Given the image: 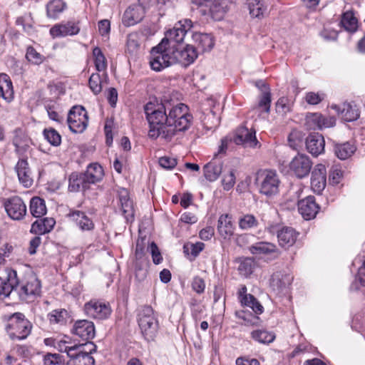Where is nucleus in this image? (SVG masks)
I'll return each instance as SVG.
<instances>
[{
    "label": "nucleus",
    "mask_w": 365,
    "mask_h": 365,
    "mask_svg": "<svg viewBox=\"0 0 365 365\" xmlns=\"http://www.w3.org/2000/svg\"><path fill=\"white\" fill-rule=\"evenodd\" d=\"M247 291L245 285H240L237 294L242 305L250 307L257 314H262L264 310L263 307L253 295L247 294Z\"/></svg>",
    "instance_id": "obj_21"
},
{
    "label": "nucleus",
    "mask_w": 365,
    "mask_h": 365,
    "mask_svg": "<svg viewBox=\"0 0 365 365\" xmlns=\"http://www.w3.org/2000/svg\"><path fill=\"white\" fill-rule=\"evenodd\" d=\"M209 3L205 4L209 6V14L212 18L216 21H220L223 18L224 14L226 13L227 5L226 1H205Z\"/></svg>",
    "instance_id": "obj_35"
},
{
    "label": "nucleus",
    "mask_w": 365,
    "mask_h": 365,
    "mask_svg": "<svg viewBox=\"0 0 365 365\" xmlns=\"http://www.w3.org/2000/svg\"><path fill=\"white\" fill-rule=\"evenodd\" d=\"M298 210L304 220H309L316 217L319 207L317 204L314 197L308 196L298 202Z\"/></svg>",
    "instance_id": "obj_17"
},
{
    "label": "nucleus",
    "mask_w": 365,
    "mask_h": 365,
    "mask_svg": "<svg viewBox=\"0 0 365 365\" xmlns=\"http://www.w3.org/2000/svg\"><path fill=\"white\" fill-rule=\"evenodd\" d=\"M147 1H138L130 6L124 12L123 24L125 26H133L144 17Z\"/></svg>",
    "instance_id": "obj_11"
},
{
    "label": "nucleus",
    "mask_w": 365,
    "mask_h": 365,
    "mask_svg": "<svg viewBox=\"0 0 365 365\" xmlns=\"http://www.w3.org/2000/svg\"><path fill=\"white\" fill-rule=\"evenodd\" d=\"M98 31L102 36L107 37L110 31V23L107 19L101 20L98 24Z\"/></svg>",
    "instance_id": "obj_63"
},
{
    "label": "nucleus",
    "mask_w": 365,
    "mask_h": 365,
    "mask_svg": "<svg viewBox=\"0 0 365 365\" xmlns=\"http://www.w3.org/2000/svg\"><path fill=\"white\" fill-rule=\"evenodd\" d=\"M341 24L346 31L353 33L358 27V21L351 11H346L343 14Z\"/></svg>",
    "instance_id": "obj_44"
},
{
    "label": "nucleus",
    "mask_w": 365,
    "mask_h": 365,
    "mask_svg": "<svg viewBox=\"0 0 365 365\" xmlns=\"http://www.w3.org/2000/svg\"><path fill=\"white\" fill-rule=\"evenodd\" d=\"M239 227L243 230H247L258 227L257 219L251 214H246L239 218Z\"/></svg>",
    "instance_id": "obj_45"
},
{
    "label": "nucleus",
    "mask_w": 365,
    "mask_h": 365,
    "mask_svg": "<svg viewBox=\"0 0 365 365\" xmlns=\"http://www.w3.org/2000/svg\"><path fill=\"white\" fill-rule=\"evenodd\" d=\"M13 145L16 148V152L20 155L23 148V131L21 129L14 131Z\"/></svg>",
    "instance_id": "obj_56"
},
{
    "label": "nucleus",
    "mask_w": 365,
    "mask_h": 365,
    "mask_svg": "<svg viewBox=\"0 0 365 365\" xmlns=\"http://www.w3.org/2000/svg\"><path fill=\"white\" fill-rule=\"evenodd\" d=\"M192 288L197 294H202L205 289V282L203 279L200 277H195L192 282Z\"/></svg>",
    "instance_id": "obj_60"
},
{
    "label": "nucleus",
    "mask_w": 365,
    "mask_h": 365,
    "mask_svg": "<svg viewBox=\"0 0 365 365\" xmlns=\"http://www.w3.org/2000/svg\"><path fill=\"white\" fill-rule=\"evenodd\" d=\"M26 58L29 62L36 65L41 63L43 61V56L32 47L27 48Z\"/></svg>",
    "instance_id": "obj_54"
},
{
    "label": "nucleus",
    "mask_w": 365,
    "mask_h": 365,
    "mask_svg": "<svg viewBox=\"0 0 365 365\" xmlns=\"http://www.w3.org/2000/svg\"><path fill=\"white\" fill-rule=\"evenodd\" d=\"M66 7L64 1H48L46 4L47 17L54 20L58 19Z\"/></svg>",
    "instance_id": "obj_36"
},
{
    "label": "nucleus",
    "mask_w": 365,
    "mask_h": 365,
    "mask_svg": "<svg viewBox=\"0 0 365 365\" xmlns=\"http://www.w3.org/2000/svg\"><path fill=\"white\" fill-rule=\"evenodd\" d=\"M325 140L323 135L318 133H311L306 139V147L313 156H318L324 151Z\"/></svg>",
    "instance_id": "obj_22"
},
{
    "label": "nucleus",
    "mask_w": 365,
    "mask_h": 365,
    "mask_svg": "<svg viewBox=\"0 0 365 365\" xmlns=\"http://www.w3.org/2000/svg\"><path fill=\"white\" fill-rule=\"evenodd\" d=\"M222 162L215 157L203 167L205 178L210 181H215L224 170Z\"/></svg>",
    "instance_id": "obj_25"
},
{
    "label": "nucleus",
    "mask_w": 365,
    "mask_h": 365,
    "mask_svg": "<svg viewBox=\"0 0 365 365\" xmlns=\"http://www.w3.org/2000/svg\"><path fill=\"white\" fill-rule=\"evenodd\" d=\"M235 316L237 318L242 319L246 325H253L256 324L259 319L258 317H256L252 313L244 310L236 311Z\"/></svg>",
    "instance_id": "obj_52"
},
{
    "label": "nucleus",
    "mask_w": 365,
    "mask_h": 365,
    "mask_svg": "<svg viewBox=\"0 0 365 365\" xmlns=\"http://www.w3.org/2000/svg\"><path fill=\"white\" fill-rule=\"evenodd\" d=\"M293 281V276L285 271L274 272L270 278L269 286L277 295L287 293Z\"/></svg>",
    "instance_id": "obj_8"
},
{
    "label": "nucleus",
    "mask_w": 365,
    "mask_h": 365,
    "mask_svg": "<svg viewBox=\"0 0 365 365\" xmlns=\"http://www.w3.org/2000/svg\"><path fill=\"white\" fill-rule=\"evenodd\" d=\"M327 170L324 165L318 164L314 168L311 178V187L313 191L320 194L326 187Z\"/></svg>",
    "instance_id": "obj_18"
},
{
    "label": "nucleus",
    "mask_w": 365,
    "mask_h": 365,
    "mask_svg": "<svg viewBox=\"0 0 365 365\" xmlns=\"http://www.w3.org/2000/svg\"><path fill=\"white\" fill-rule=\"evenodd\" d=\"M72 333L83 340H91L96 334L94 324L86 319L78 320L73 326Z\"/></svg>",
    "instance_id": "obj_16"
},
{
    "label": "nucleus",
    "mask_w": 365,
    "mask_h": 365,
    "mask_svg": "<svg viewBox=\"0 0 365 365\" xmlns=\"http://www.w3.org/2000/svg\"><path fill=\"white\" fill-rule=\"evenodd\" d=\"M67 123L74 133H83L88 126V113L83 106H73L68 113Z\"/></svg>",
    "instance_id": "obj_6"
},
{
    "label": "nucleus",
    "mask_w": 365,
    "mask_h": 365,
    "mask_svg": "<svg viewBox=\"0 0 365 365\" xmlns=\"http://www.w3.org/2000/svg\"><path fill=\"white\" fill-rule=\"evenodd\" d=\"M93 55L96 70L99 72L105 71L107 68V61L101 48L98 47L94 48Z\"/></svg>",
    "instance_id": "obj_48"
},
{
    "label": "nucleus",
    "mask_w": 365,
    "mask_h": 365,
    "mask_svg": "<svg viewBox=\"0 0 365 365\" xmlns=\"http://www.w3.org/2000/svg\"><path fill=\"white\" fill-rule=\"evenodd\" d=\"M217 232L224 239L230 238L235 230V226L232 220V216L224 214L220 216L217 221Z\"/></svg>",
    "instance_id": "obj_28"
},
{
    "label": "nucleus",
    "mask_w": 365,
    "mask_h": 365,
    "mask_svg": "<svg viewBox=\"0 0 365 365\" xmlns=\"http://www.w3.org/2000/svg\"><path fill=\"white\" fill-rule=\"evenodd\" d=\"M68 182V190L71 192L86 190L89 186L83 173H71L69 176Z\"/></svg>",
    "instance_id": "obj_33"
},
{
    "label": "nucleus",
    "mask_w": 365,
    "mask_h": 365,
    "mask_svg": "<svg viewBox=\"0 0 365 365\" xmlns=\"http://www.w3.org/2000/svg\"><path fill=\"white\" fill-rule=\"evenodd\" d=\"M204 248L205 244L201 242H197L195 243L187 242L183 246L185 254L190 255L193 259L195 258Z\"/></svg>",
    "instance_id": "obj_47"
},
{
    "label": "nucleus",
    "mask_w": 365,
    "mask_h": 365,
    "mask_svg": "<svg viewBox=\"0 0 365 365\" xmlns=\"http://www.w3.org/2000/svg\"><path fill=\"white\" fill-rule=\"evenodd\" d=\"M72 217L82 231H90L94 228V223L83 212L76 210L70 213Z\"/></svg>",
    "instance_id": "obj_31"
},
{
    "label": "nucleus",
    "mask_w": 365,
    "mask_h": 365,
    "mask_svg": "<svg viewBox=\"0 0 365 365\" xmlns=\"http://www.w3.org/2000/svg\"><path fill=\"white\" fill-rule=\"evenodd\" d=\"M168 103L149 102L145 106V113L149 123L148 135L156 139L159 137L169 142L178 132L188 129L192 120L188 107L178 103L171 108Z\"/></svg>",
    "instance_id": "obj_1"
},
{
    "label": "nucleus",
    "mask_w": 365,
    "mask_h": 365,
    "mask_svg": "<svg viewBox=\"0 0 365 365\" xmlns=\"http://www.w3.org/2000/svg\"><path fill=\"white\" fill-rule=\"evenodd\" d=\"M173 56L176 58V63H180L183 66H187L192 63L198 56L195 46L190 45H187L183 49L173 46Z\"/></svg>",
    "instance_id": "obj_15"
},
{
    "label": "nucleus",
    "mask_w": 365,
    "mask_h": 365,
    "mask_svg": "<svg viewBox=\"0 0 365 365\" xmlns=\"http://www.w3.org/2000/svg\"><path fill=\"white\" fill-rule=\"evenodd\" d=\"M250 252L252 255H267L276 252L277 247L275 245L267 242H258L252 245L249 247Z\"/></svg>",
    "instance_id": "obj_37"
},
{
    "label": "nucleus",
    "mask_w": 365,
    "mask_h": 365,
    "mask_svg": "<svg viewBox=\"0 0 365 365\" xmlns=\"http://www.w3.org/2000/svg\"><path fill=\"white\" fill-rule=\"evenodd\" d=\"M297 234L295 230L289 227L282 228L277 234V238L280 246L289 247L292 246L296 240Z\"/></svg>",
    "instance_id": "obj_30"
},
{
    "label": "nucleus",
    "mask_w": 365,
    "mask_h": 365,
    "mask_svg": "<svg viewBox=\"0 0 365 365\" xmlns=\"http://www.w3.org/2000/svg\"><path fill=\"white\" fill-rule=\"evenodd\" d=\"M235 170L225 165L222 172V185L224 190L227 191L230 190L235 184Z\"/></svg>",
    "instance_id": "obj_42"
},
{
    "label": "nucleus",
    "mask_w": 365,
    "mask_h": 365,
    "mask_svg": "<svg viewBox=\"0 0 365 365\" xmlns=\"http://www.w3.org/2000/svg\"><path fill=\"white\" fill-rule=\"evenodd\" d=\"M254 267V260L250 257H247L241 261L238 270L242 275L247 277L252 273Z\"/></svg>",
    "instance_id": "obj_50"
},
{
    "label": "nucleus",
    "mask_w": 365,
    "mask_h": 365,
    "mask_svg": "<svg viewBox=\"0 0 365 365\" xmlns=\"http://www.w3.org/2000/svg\"><path fill=\"white\" fill-rule=\"evenodd\" d=\"M69 358L66 365H94L95 360L88 352L84 351L83 344L71 343L66 351Z\"/></svg>",
    "instance_id": "obj_5"
},
{
    "label": "nucleus",
    "mask_w": 365,
    "mask_h": 365,
    "mask_svg": "<svg viewBox=\"0 0 365 365\" xmlns=\"http://www.w3.org/2000/svg\"><path fill=\"white\" fill-rule=\"evenodd\" d=\"M138 322L141 333L147 341H152L158 331V320L150 306H144L139 310Z\"/></svg>",
    "instance_id": "obj_3"
},
{
    "label": "nucleus",
    "mask_w": 365,
    "mask_h": 365,
    "mask_svg": "<svg viewBox=\"0 0 365 365\" xmlns=\"http://www.w3.org/2000/svg\"><path fill=\"white\" fill-rule=\"evenodd\" d=\"M251 335L253 339L261 344H269L275 339V335L272 332L265 330L253 331Z\"/></svg>",
    "instance_id": "obj_46"
},
{
    "label": "nucleus",
    "mask_w": 365,
    "mask_h": 365,
    "mask_svg": "<svg viewBox=\"0 0 365 365\" xmlns=\"http://www.w3.org/2000/svg\"><path fill=\"white\" fill-rule=\"evenodd\" d=\"M150 68L155 71H160L176 63V58L173 56V46L165 45V41L153 48L150 52Z\"/></svg>",
    "instance_id": "obj_2"
},
{
    "label": "nucleus",
    "mask_w": 365,
    "mask_h": 365,
    "mask_svg": "<svg viewBox=\"0 0 365 365\" xmlns=\"http://www.w3.org/2000/svg\"><path fill=\"white\" fill-rule=\"evenodd\" d=\"M233 142L237 145H243L245 146L255 147L258 141L255 136V131L252 129L249 130L246 127H240L233 137Z\"/></svg>",
    "instance_id": "obj_19"
},
{
    "label": "nucleus",
    "mask_w": 365,
    "mask_h": 365,
    "mask_svg": "<svg viewBox=\"0 0 365 365\" xmlns=\"http://www.w3.org/2000/svg\"><path fill=\"white\" fill-rule=\"evenodd\" d=\"M88 183L94 184L102 180L104 173L102 167L98 163H91L87 167L83 173Z\"/></svg>",
    "instance_id": "obj_34"
},
{
    "label": "nucleus",
    "mask_w": 365,
    "mask_h": 365,
    "mask_svg": "<svg viewBox=\"0 0 365 365\" xmlns=\"http://www.w3.org/2000/svg\"><path fill=\"white\" fill-rule=\"evenodd\" d=\"M324 98V94L309 92L305 96V101L310 105H317Z\"/></svg>",
    "instance_id": "obj_57"
},
{
    "label": "nucleus",
    "mask_w": 365,
    "mask_h": 365,
    "mask_svg": "<svg viewBox=\"0 0 365 365\" xmlns=\"http://www.w3.org/2000/svg\"><path fill=\"white\" fill-rule=\"evenodd\" d=\"M149 249L150 250L153 263L155 264H160L163 260V257L157 245L155 242H152Z\"/></svg>",
    "instance_id": "obj_62"
},
{
    "label": "nucleus",
    "mask_w": 365,
    "mask_h": 365,
    "mask_svg": "<svg viewBox=\"0 0 365 365\" xmlns=\"http://www.w3.org/2000/svg\"><path fill=\"white\" fill-rule=\"evenodd\" d=\"M312 166L309 158L305 154H298L292 158L289 163V169L299 178L309 175Z\"/></svg>",
    "instance_id": "obj_12"
},
{
    "label": "nucleus",
    "mask_w": 365,
    "mask_h": 365,
    "mask_svg": "<svg viewBox=\"0 0 365 365\" xmlns=\"http://www.w3.org/2000/svg\"><path fill=\"white\" fill-rule=\"evenodd\" d=\"M22 200L14 196L9 198L4 204L5 210L8 215L14 220H19L23 217Z\"/></svg>",
    "instance_id": "obj_27"
},
{
    "label": "nucleus",
    "mask_w": 365,
    "mask_h": 365,
    "mask_svg": "<svg viewBox=\"0 0 365 365\" xmlns=\"http://www.w3.org/2000/svg\"><path fill=\"white\" fill-rule=\"evenodd\" d=\"M84 312L89 317L106 319L110 316L112 309L108 303L99 300H91L85 304Z\"/></svg>",
    "instance_id": "obj_9"
},
{
    "label": "nucleus",
    "mask_w": 365,
    "mask_h": 365,
    "mask_svg": "<svg viewBox=\"0 0 365 365\" xmlns=\"http://www.w3.org/2000/svg\"><path fill=\"white\" fill-rule=\"evenodd\" d=\"M43 135L47 141L53 146H58L61 144V137L60 134L54 129H45Z\"/></svg>",
    "instance_id": "obj_51"
},
{
    "label": "nucleus",
    "mask_w": 365,
    "mask_h": 365,
    "mask_svg": "<svg viewBox=\"0 0 365 365\" xmlns=\"http://www.w3.org/2000/svg\"><path fill=\"white\" fill-rule=\"evenodd\" d=\"M63 361V356L58 354H48L45 356L43 362L45 365L60 364Z\"/></svg>",
    "instance_id": "obj_58"
},
{
    "label": "nucleus",
    "mask_w": 365,
    "mask_h": 365,
    "mask_svg": "<svg viewBox=\"0 0 365 365\" xmlns=\"http://www.w3.org/2000/svg\"><path fill=\"white\" fill-rule=\"evenodd\" d=\"M80 28L73 22L68 21L64 24H58L50 29V34L53 38L73 36L78 34Z\"/></svg>",
    "instance_id": "obj_24"
},
{
    "label": "nucleus",
    "mask_w": 365,
    "mask_h": 365,
    "mask_svg": "<svg viewBox=\"0 0 365 365\" xmlns=\"http://www.w3.org/2000/svg\"><path fill=\"white\" fill-rule=\"evenodd\" d=\"M141 34L137 32L130 34L127 37L126 51L130 55L137 54L140 47Z\"/></svg>",
    "instance_id": "obj_41"
},
{
    "label": "nucleus",
    "mask_w": 365,
    "mask_h": 365,
    "mask_svg": "<svg viewBox=\"0 0 365 365\" xmlns=\"http://www.w3.org/2000/svg\"><path fill=\"white\" fill-rule=\"evenodd\" d=\"M192 26L191 20L185 19L179 21L173 29L165 33V36L162 41H165V45L175 46V43H180L183 41L186 33Z\"/></svg>",
    "instance_id": "obj_7"
},
{
    "label": "nucleus",
    "mask_w": 365,
    "mask_h": 365,
    "mask_svg": "<svg viewBox=\"0 0 365 365\" xmlns=\"http://www.w3.org/2000/svg\"><path fill=\"white\" fill-rule=\"evenodd\" d=\"M343 175L342 170L337 166L332 167L329 173V180L333 184H338Z\"/></svg>",
    "instance_id": "obj_61"
},
{
    "label": "nucleus",
    "mask_w": 365,
    "mask_h": 365,
    "mask_svg": "<svg viewBox=\"0 0 365 365\" xmlns=\"http://www.w3.org/2000/svg\"><path fill=\"white\" fill-rule=\"evenodd\" d=\"M72 341L68 336H65L62 339L46 338L44 344L48 346H53L61 352H66Z\"/></svg>",
    "instance_id": "obj_43"
},
{
    "label": "nucleus",
    "mask_w": 365,
    "mask_h": 365,
    "mask_svg": "<svg viewBox=\"0 0 365 365\" xmlns=\"http://www.w3.org/2000/svg\"><path fill=\"white\" fill-rule=\"evenodd\" d=\"M248 9L252 17L260 19L267 14L268 6L266 1H250Z\"/></svg>",
    "instance_id": "obj_40"
},
{
    "label": "nucleus",
    "mask_w": 365,
    "mask_h": 365,
    "mask_svg": "<svg viewBox=\"0 0 365 365\" xmlns=\"http://www.w3.org/2000/svg\"><path fill=\"white\" fill-rule=\"evenodd\" d=\"M6 329L11 339L20 340L23 339V318L21 313L16 312L11 315L9 319Z\"/></svg>",
    "instance_id": "obj_20"
},
{
    "label": "nucleus",
    "mask_w": 365,
    "mask_h": 365,
    "mask_svg": "<svg viewBox=\"0 0 365 365\" xmlns=\"http://www.w3.org/2000/svg\"><path fill=\"white\" fill-rule=\"evenodd\" d=\"M235 364L236 365H260L257 359L247 356L238 357L235 361Z\"/></svg>",
    "instance_id": "obj_64"
},
{
    "label": "nucleus",
    "mask_w": 365,
    "mask_h": 365,
    "mask_svg": "<svg viewBox=\"0 0 365 365\" xmlns=\"http://www.w3.org/2000/svg\"><path fill=\"white\" fill-rule=\"evenodd\" d=\"M271 102V92L266 91L265 93H262L259 96V101L257 108L262 109L267 113H269L270 111Z\"/></svg>",
    "instance_id": "obj_49"
},
{
    "label": "nucleus",
    "mask_w": 365,
    "mask_h": 365,
    "mask_svg": "<svg viewBox=\"0 0 365 365\" xmlns=\"http://www.w3.org/2000/svg\"><path fill=\"white\" fill-rule=\"evenodd\" d=\"M41 292V284L36 276L30 274L27 277L26 284L24 285V294L28 302H33Z\"/></svg>",
    "instance_id": "obj_29"
},
{
    "label": "nucleus",
    "mask_w": 365,
    "mask_h": 365,
    "mask_svg": "<svg viewBox=\"0 0 365 365\" xmlns=\"http://www.w3.org/2000/svg\"><path fill=\"white\" fill-rule=\"evenodd\" d=\"M47 209L44 200L34 197L30 201V212L34 217H41L46 213Z\"/></svg>",
    "instance_id": "obj_38"
},
{
    "label": "nucleus",
    "mask_w": 365,
    "mask_h": 365,
    "mask_svg": "<svg viewBox=\"0 0 365 365\" xmlns=\"http://www.w3.org/2000/svg\"><path fill=\"white\" fill-rule=\"evenodd\" d=\"M6 275L0 276V297H6L15 294L14 289L19 284L17 273L15 270L6 269Z\"/></svg>",
    "instance_id": "obj_13"
},
{
    "label": "nucleus",
    "mask_w": 365,
    "mask_h": 365,
    "mask_svg": "<svg viewBox=\"0 0 365 365\" xmlns=\"http://www.w3.org/2000/svg\"><path fill=\"white\" fill-rule=\"evenodd\" d=\"M331 108L337 112L347 122L356 120L360 116L359 109L354 103L344 102L341 105L332 104Z\"/></svg>",
    "instance_id": "obj_14"
},
{
    "label": "nucleus",
    "mask_w": 365,
    "mask_h": 365,
    "mask_svg": "<svg viewBox=\"0 0 365 365\" xmlns=\"http://www.w3.org/2000/svg\"><path fill=\"white\" fill-rule=\"evenodd\" d=\"M288 142L292 149L297 150L302 144L301 133L297 131L292 132L288 137Z\"/></svg>",
    "instance_id": "obj_55"
},
{
    "label": "nucleus",
    "mask_w": 365,
    "mask_h": 365,
    "mask_svg": "<svg viewBox=\"0 0 365 365\" xmlns=\"http://www.w3.org/2000/svg\"><path fill=\"white\" fill-rule=\"evenodd\" d=\"M118 194L122 215L127 221H132L134 217V210L133 201L130 199L128 190L120 188L118 190Z\"/></svg>",
    "instance_id": "obj_23"
},
{
    "label": "nucleus",
    "mask_w": 365,
    "mask_h": 365,
    "mask_svg": "<svg viewBox=\"0 0 365 365\" xmlns=\"http://www.w3.org/2000/svg\"><path fill=\"white\" fill-rule=\"evenodd\" d=\"M89 87L94 94H98L102 91L101 77L98 73H93L88 81Z\"/></svg>",
    "instance_id": "obj_53"
},
{
    "label": "nucleus",
    "mask_w": 365,
    "mask_h": 365,
    "mask_svg": "<svg viewBox=\"0 0 365 365\" xmlns=\"http://www.w3.org/2000/svg\"><path fill=\"white\" fill-rule=\"evenodd\" d=\"M13 249L12 245L9 243H4L2 245H0V264L4 263L5 259L10 256Z\"/></svg>",
    "instance_id": "obj_59"
},
{
    "label": "nucleus",
    "mask_w": 365,
    "mask_h": 365,
    "mask_svg": "<svg viewBox=\"0 0 365 365\" xmlns=\"http://www.w3.org/2000/svg\"><path fill=\"white\" fill-rule=\"evenodd\" d=\"M336 118L320 113H308L306 116V125L309 130H322L333 128L336 125Z\"/></svg>",
    "instance_id": "obj_10"
},
{
    "label": "nucleus",
    "mask_w": 365,
    "mask_h": 365,
    "mask_svg": "<svg viewBox=\"0 0 365 365\" xmlns=\"http://www.w3.org/2000/svg\"><path fill=\"white\" fill-rule=\"evenodd\" d=\"M0 96L6 101L10 102L14 98L12 82L5 73L0 74Z\"/></svg>",
    "instance_id": "obj_32"
},
{
    "label": "nucleus",
    "mask_w": 365,
    "mask_h": 365,
    "mask_svg": "<svg viewBox=\"0 0 365 365\" xmlns=\"http://www.w3.org/2000/svg\"><path fill=\"white\" fill-rule=\"evenodd\" d=\"M356 151V147L349 142L336 144L334 148V152L338 158L346 160L351 157Z\"/></svg>",
    "instance_id": "obj_39"
},
{
    "label": "nucleus",
    "mask_w": 365,
    "mask_h": 365,
    "mask_svg": "<svg viewBox=\"0 0 365 365\" xmlns=\"http://www.w3.org/2000/svg\"><path fill=\"white\" fill-rule=\"evenodd\" d=\"M259 192L267 197H272L279 192L280 181L275 171L265 170L258 173Z\"/></svg>",
    "instance_id": "obj_4"
},
{
    "label": "nucleus",
    "mask_w": 365,
    "mask_h": 365,
    "mask_svg": "<svg viewBox=\"0 0 365 365\" xmlns=\"http://www.w3.org/2000/svg\"><path fill=\"white\" fill-rule=\"evenodd\" d=\"M192 41L197 53L210 51L215 45L213 37L207 34L195 33L192 35Z\"/></svg>",
    "instance_id": "obj_26"
}]
</instances>
